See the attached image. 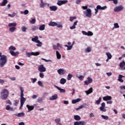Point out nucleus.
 I'll return each mask as SVG.
<instances>
[{
	"label": "nucleus",
	"instance_id": "nucleus-61",
	"mask_svg": "<svg viewBox=\"0 0 125 125\" xmlns=\"http://www.w3.org/2000/svg\"><path fill=\"white\" fill-rule=\"evenodd\" d=\"M6 103L7 104H10V105H11V102H10V100H8L6 101Z\"/></svg>",
	"mask_w": 125,
	"mask_h": 125
},
{
	"label": "nucleus",
	"instance_id": "nucleus-27",
	"mask_svg": "<svg viewBox=\"0 0 125 125\" xmlns=\"http://www.w3.org/2000/svg\"><path fill=\"white\" fill-rule=\"evenodd\" d=\"M38 29H39V28L37 26H35V25L31 26V30H32V31H36V30H38Z\"/></svg>",
	"mask_w": 125,
	"mask_h": 125
},
{
	"label": "nucleus",
	"instance_id": "nucleus-14",
	"mask_svg": "<svg viewBox=\"0 0 125 125\" xmlns=\"http://www.w3.org/2000/svg\"><path fill=\"white\" fill-rule=\"evenodd\" d=\"M10 53L12 56H17L19 54V52H14V51H12V50L10 51Z\"/></svg>",
	"mask_w": 125,
	"mask_h": 125
},
{
	"label": "nucleus",
	"instance_id": "nucleus-62",
	"mask_svg": "<svg viewBox=\"0 0 125 125\" xmlns=\"http://www.w3.org/2000/svg\"><path fill=\"white\" fill-rule=\"evenodd\" d=\"M82 8L84 10H85V9H87V6H82Z\"/></svg>",
	"mask_w": 125,
	"mask_h": 125
},
{
	"label": "nucleus",
	"instance_id": "nucleus-57",
	"mask_svg": "<svg viewBox=\"0 0 125 125\" xmlns=\"http://www.w3.org/2000/svg\"><path fill=\"white\" fill-rule=\"evenodd\" d=\"M112 0V1H113V3H114V4H118V0Z\"/></svg>",
	"mask_w": 125,
	"mask_h": 125
},
{
	"label": "nucleus",
	"instance_id": "nucleus-6",
	"mask_svg": "<svg viewBox=\"0 0 125 125\" xmlns=\"http://www.w3.org/2000/svg\"><path fill=\"white\" fill-rule=\"evenodd\" d=\"M123 9H124V7H123V6L122 5L117 6L114 8V12H119L120 11H122V10Z\"/></svg>",
	"mask_w": 125,
	"mask_h": 125
},
{
	"label": "nucleus",
	"instance_id": "nucleus-23",
	"mask_svg": "<svg viewBox=\"0 0 125 125\" xmlns=\"http://www.w3.org/2000/svg\"><path fill=\"white\" fill-rule=\"evenodd\" d=\"M66 82H67L66 79H65L64 78H62L60 80V83H61V84H64V83H65Z\"/></svg>",
	"mask_w": 125,
	"mask_h": 125
},
{
	"label": "nucleus",
	"instance_id": "nucleus-42",
	"mask_svg": "<svg viewBox=\"0 0 125 125\" xmlns=\"http://www.w3.org/2000/svg\"><path fill=\"white\" fill-rule=\"evenodd\" d=\"M9 50H16V48L13 46H11L9 48Z\"/></svg>",
	"mask_w": 125,
	"mask_h": 125
},
{
	"label": "nucleus",
	"instance_id": "nucleus-8",
	"mask_svg": "<svg viewBox=\"0 0 125 125\" xmlns=\"http://www.w3.org/2000/svg\"><path fill=\"white\" fill-rule=\"evenodd\" d=\"M66 70H65L62 68H60L59 70H58V74L61 75H62L66 74Z\"/></svg>",
	"mask_w": 125,
	"mask_h": 125
},
{
	"label": "nucleus",
	"instance_id": "nucleus-19",
	"mask_svg": "<svg viewBox=\"0 0 125 125\" xmlns=\"http://www.w3.org/2000/svg\"><path fill=\"white\" fill-rule=\"evenodd\" d=\"M20 90L21 91V98H24V89H23V87H20Z\"/></svg>",
	"mask_w": 125,
	"mask_h": 125
},
{
	"label": "nucleus",
	"instance_id": "nucleus-2",
	"mask_svg": "<svg viewBox=\"0 0 125 125\" xmlns=\"http://www.w3.org/2000/svg\"><path fill=\"white\" fill-rule=\"evenodd\" d=\"M9 95V92L7 89H3L0 93V98L2 100H6Z\"/></svg>",
	"mask_w": 125,
	"mask_h": 125
},
{
	"label": "nucleus",
	"instance_id": "nucleus-52",
	"mask_svg": "<svg viewBox=\"0 0 125 125\" xmlns=\"http://www.w3.org/2000/svg\"><path fill=\"white\" fill-rule=\"evenodd\" d=\"M42 98H39L38 99V102L39 103H42Z\"/></svg>",
	"mask_w": 125,
	"mask_h": 125
},
{
	"label": "nucleus",
	"instance_id": "nucleus-43",
	"mask_svg": "<svg viewBox=\"0 0 125 125\" xmlns=\"http://www.w3.org/2000/svg\"><path fill=\"white\" fill-rule=\"evenodd\" d=\"M85 51L86 52H90V51H91V48H90V47H87L86 49H85Z\"/></svg>",
	"mask_w": 125,
	"mask_h": 125
},
{
	"label": "nucleus",
	"instance_id": "nucleus-25",
	"mask_svg": "<svg viewBox=\"0 0 125 125\" xmlns=\"http://www.w3.org/2000/svg\"><path fill=\"white\" fill-rule=\"evenodd\" d=\"M41 3H40V7L41 8H43L45 6V3L43 2V0H41Z\"/></svg>",
	"mask_w": 125,
	"mask_h": 125
},
{
	"label": "nucleus",
	"instance_id": "nucleus-22",
	"mask_svg": "<svg viewBox=\"0 0 125 125\" xmlns=\"http://www.w3.org/2000/svg\"><path fill=\"white\" fill-rule=\"evenodd\" d=\"M44 29H45V25H44V24H42V25H40L39 27V30L40 31H43V30H44Z\"/></svg>",
	"mask_w": 125,
	"mask_h": 125
},
{
	"label": "nucleus",
	"instance_id": "nucleus-64",
	"mask_svg": "<svg viewBox=\"0 0 125 125\" xmlns=\"http://www.w3.org/2000/svg\"><path fill=\"white\" fill-rule=\"evenodd\" d=\"M10 109V105H8L6 106V110H9Z\"/></svg>",
	"mask_w": 125,
	"mask_h": 125
},
{
	"label": "nucleus",
	"instance_id": "nucleus-55",
	"mask_svg": "<svg viewBox=\"0 0 125 125\" xmlns=\"http://www.w3.org/2000/svg\"><path fill=\"white\" fill-rule=\"evenodd\" d=\"M38 84L40 86H43V85H42V83L41 82V81H38Z\"/></svg>",
	"mask_w": 125,
	"mask_h": 125
},
{
	"label": "nucleus",
	"instance_id": "nucleus-50",
	"mask_svg": "<svg viewBox=\"0 0 125 125\" xmlns=\"http://www.w3.org/2000/svg\"><path fill=\"white\" fill-rule=\"evenodd\" d=\"M79 125H85V122L84 121H79Z\"/></svg>",
	"mask_w": 125,
	"mask_h": 125
},
{
	"label": "nucleus",
	"instance_id": "nucleus-51",
	"mask_svg": "<svg viewBox=\"0 0 125 125\" xmlns=\"http://www.w3.org/2000/svg\"><path fill=\"white\" fill-rule=\"evenodd\" d=\"M42 60H43V61H45V62H51L52 61L50 60H46L45 59L42 58Z\"/></svg>",
	"mask_w": 125,
	"mask_h": 125
},
{
	"label": "nucleus",
	"instance_id": "nucleus-17",
	"mask_svg": "<svg viewBox=\"0 0 125 125\" xmlns=\"http://www.w3.org/2000/svg\"><path fill=\"white\" fill-rule=\"evenodd\" d=\"M123 78H125V76L122 75H119L118 81L120 82V83H124V80L122 79Z\"/></svg>",
	"mask_w": 125,
	"mask_h": 125
},
{
	"label": "nucleus",
	"instance_id": "nucleus-40",
	"mask_svg": "<svg viewBox=\"0 0 125 125\" xmlns=\"http://www.w3.org/2000/svg\"><path fill=\"white\" fill-rule=\"evenodd\" d=\"M77 19V17H70L69 18V20L71 22H72L73 20Z\"/></svg>",
	"mask_w": 125,
	"mask_h": 125
},
{
	"label": "nucleus",
	"instance_id": "nucleus-7",
	"mask_svg": "<svg viewBox=\"0 0 125 125\" xmlns=\"http://www.w3.org/2000/svg\"><path fill=\"white\" fill-rule=\"evenodd\" d=\"M87 80L88 81H85L84 82V84H85L86 85H88L89 83H91L93 82V80H92V79L90 77H88Z\"/></svg>",
	"mask_w": 125,
	"mask_h": 125
},
{
	"label": "nucleus",
	"instance_id": "nucleus-63",
	"mask_svg": "<svg viewBox=\"0 0 125 125\" xmlns=\"http://www.w3.org/2000/svg\"><path fill=\"white\" fill-rule=\"evenodd\" d=\"M74 125H80V121L79 122H74Z\"/></svg>",
	"mask_w": 125,
	"mask_h": 125
},
{
	"label": "nucleus",
	"instance_id": "nucleus-30",
	"mask_svg": "<svg viewBox=\"0 0 125 125\" xmlns=\"http://www.w3.org/2000/svg\"><path fill=\"white\" fill-rule=\"evenodd\" d=\"M56 55L57 59H61V55L59 53V52L56 51Z\"/></svg>",
	"mask_w": 125,
	"mask_h": 125
},
{
	"label": "nucleus",
	"instance_id": "nucleus-36",
	"mask_svg": "<svg viewBox=\"0 0 125 125\" xmlns=\"http://www.w3.org/2000/svg\"><path fill=\"white\" fill-rule=\"evenodd\" d=\"M15 15H16V13H15V12H13L12 14H8V16H9V17H11L12 18H13V17H14Z\"/></svg>",
	"mask_w": 125,
	"mask_h": 125
},
{
	"label": "nucleus",
	"instance_id": "nucleus-58",
	"mask_svg": "<svg viewBox=\"0 0 125 125\" xmlns=\"http://www.w3.org/2000/svg\"><path fill=\"white\" fill-rule=\"evenodd\" d=\"M101 6H100V5H98L96 7V8L99 10H101Z\"/></svg>",
	"mask_w": 125,
	"mask_h": 125
},
{
	"label": "nucleus",
	"instance_id": "nucleus-47",
	"mask_svg": "<svg viewBox=\"0 0 125 125\" xmlns=\"http://www.w3.org/2000/svg\"><path fill=\"white\" fill-rule=\"evenodd\" d=\"M87 36H93V33L91 31H88L87 33Z\"/></svg>",
	"mask_w": 125,
	"mask_h": 125
},
{
	"label": "nucleus",
	"instance_id": "nucleus-31",
	"mask_svg": "<svg viewBox=\"0 0 125 125\" xmlns=\"http://www.w3.org/2000/svg\"><path fill=\"white\" fill-rule=\"evenodd\" d=\"M64 46H65V47H67V50H71V49L73 48V45H71L70 46H69L68 45H64Z\"/></svg>",
	"mask_w": 125,
	"mask_h": 125
},
{
	"label": "nucleus",
	"instance_id": "nucleus-59",
	"mask_svg": "<svg viewBox=\"0 0 125 125\" xmlns=\"http://www.w3.org/2000/svg\"><path fill=\"white\" fill-rule=\"evenodd\" d=\"M82 1V0H76V3L77 4H80V3H81Z\"/></svg>",
	"mask_w": 125,
	"mask_h": 125
},
{
	"label": "nucleus",
	"instance_id": "nucleus-12",
	"mask_svg": "<svg viewBox=\"0 0 125 125\" xmlns=\"http://www.w3.org/2000/svg\"><path fill=\"white\" fill-rule=\"evenodd\" d=\"M103 100H104V101L112 100V97H111V96H106L103 97Z\"/></svg>",
	"mask_w": 125,
	"mask_h": 125
},
{
	"label": "nucleus",
	"instance_id": "nucleus-21",
	"mask_svg": "<svg viewBox=\"0 0 125 125\" xmlns=\"http://www.w3.org/2000/svg\"><path fill=\"white\" fill-rule=\"evenodd\" d=\"M31 41L34 42H37L39 41V37L38 36H35L34 38L31 39Z\"/></svg>",
	"mask_w": 125,
	"mask_h": 125
},
{
	"label": "nucleus",
	"instance_id": "nucleus-48",
	"mask_svg": "<svg viewBox=\"0 0 125 125\" xmlns=\"http://www.w3.org/2000/svg\"><path fill=\"white\" fill-rule=\"evenodd\" d=\"M30 23L31 24H35L36 23V19H33L30 21Z\"/></svg>",
	"mask_w": 125,
	"mask_h": 125
},
{
	"label": "nucleus",
	"instance_id": "nucleus-4",
	"mask_svg": "<svg viewBox=\"0 0 125 125\" xmlns=\"http://www.w3.org/2000/svg\"><path fill=\"white\" fill-rule=\"evenodd\" d=\"M38 71L41 73H42L46 71V68H45L43 64H41L38 66Z\"/></svg>",
	"mask_w": 125,
	"mask_h": 125
},
{
	"label": "nucleus",
	"instance_id": "nucleus-37",
	"mask_svg": "<svg viewBox=\"0 0 125 125\" xmlns=\"http://www.w3.org/2000/svg\"><path fill=\"white\" fill-rule=\"evenodd\" d=\"M73 77V75L68 74L67 78V81H70L71 80V79Z\"/></svg>",
	"mask_w": 125,
	"mask_h": 125
},
{
	"label": "nucleus",
	"instance_id": "nucleus-29",
	"mask_svg": "<svg viewBox=\"0 0 125 125\" xmlns=\"http://www.w3.org/2000/svg\"><path fill=\"white\" fill-rule=\"evenodd\" d=\"M49 26H57V23L53 21H51L49 24Z\"/></svg>",
	"mask_w": 125,
	"mask_h": 125
},
{
	"label": "nucleus",
	"instance_id": "nucleus-53",
	"mask_svg": "<svg viewBox=\"0 0 125 125\" xmlns=\"http://www.w3.org/2000/svg\"><path fill=\"white\" fill-rule=\"evenodd\" d=\"M115 28H120V26L118 23H115L114 24Z\"/></svg>",
	"mask_w": 125,
	"mask_h": 125
},
{
	"label": "nucleus",
	"instance_id": "nucleus-28",
	"mask_svg": "<svg viewBox=\"0 0 125 125\" xmlns=\"http://www.w3.org/2000/svg\"><path fill=\"white\" fill-rule=\"evenodd\" d=\"M74 118L75 121H80L81 120V117L79 115H74Z\"/></svg>",
	"mask_w": 125,
	"mask_h": 125
},
{
	"label": "nucleus",
	"instance_id": "nucleus-18",
	"mask_svg": "<svg viewBox=\"0 0 125 125\" xmlns=\"http://www.w3.org/2000/svg\"><path fill=\"white\" fill-rule=\"evenodd\" d=\"M85 92L87 94V95H88V94H90V93H92V92H93V89L92 88V87H91L87 91H85Z\"/></svg>",
	"mask_w": 125,
	"mask_h": 125
},
{
	"label": "nucleus",
	"instance_id": "nucleus-10",
	"mask_svg": "<svg viewBox=\"0 0 125 125\" xmlns=\"http://www.w3.org/2000/svg\"><path fill=\"white\" fill-rule=\"evenodd\" d=\"M26 107L28 109V112H31V111H32V110H34L35 109V106L33 105H30L29 104L26 105Z\"/></svg>",
	"mask_w": 125,
	"mask_h": 125
},
{
	"label": "nucleus",
	"instance_id": "nucleus-45",
	"mask_svg": "<svg viewBox=\"0 0 125 125\" xmlns=\"http://www.w3.org/2000/svg\"><path fill=\"white\" fill-rule=\"evenodd\" d=\"M39 76L41 79H43V77H44V74H43V73L40 72L39 74Z\"/></svg>",
	"mask_w": 125,
	"mask_h": 125
},
{
	"label": "nucleus",
	"instance_id": "nucleus-35",
	"mask_svg": "<svg viewBox=\"0 0 125 125\" xmlns=\"http://www.w3.org/2000/svg\"><path fill=\"white\" fill-rule=\"evenodd\" d=\"M106 55L107 56V58H108V59H112V55H111V53H110L109 52H107L106 53Z\"/></svg>",
	"mask_w": 125,
	"mask_h": 125
},
{
	"label": "nucleus",
	"instance_id": "nucleus-41",
	"mask_svg": "<svg viewBox=\"0 0 125 125\" xmlns=\"http://www.w3.org/2000/svg\"><path fill=\"white\" fill-rule=\"evenodd\" d=\"M26 30H28V28L25 26L21 27V31L22 32H26Z\"/></svg>",
	"mask_w": 125,
	"mask_h": 125
},
{
	"label": "nucleus",
	"instance_id": "nucleus-24",
	"mask_svg": "<svg viewBox=\"0 0 125 125\" xmlns=\"http://www.w3.org/2000/svg\"><path fill=\"white\" fill-rule=\"evenodd\" d=\"M16 25H17V23H16V22L9 23L8 24V26L9 27H16Z\"/></svg>",
	"mask_w": 125,
	"mask_h": 125
},
{
	"label": "nucleus",
	"instance_id": "nucleus-54",
	"mask_svg": "<svg viewBox=\"0 0 125 125\" xmlns=\"http://www.w3.org/2000/svg\"><path fill=\"white\" fill-rule=\"evenodd\" d=\"M31 81H32L33 83H35L37 82V78H31Z\"/></svg>",
	"mask_w": 125,
	"mask_h": 125
},
{
	"label": "nucleus",
	"instance_id": "nucleus-15",
	"mask_svg": "<svg viewBox=\"0 0 125 125\" xmlns=\"http://www.w3.org/2000/svg\"><path fill=\"white\" fill-rule=\"evenodd\" d=\"M50 11H56L57 10V6H52L49 7Z\"/></svg>",
	"mask_w": 125,
	"mask_h": 125
},
{
	"label": "nucleus",
	"instance_id": "nucleus-33",
	"mask_svg": "<svg viewBox=\"0 0 125 125\" xmlns=\"http://www.w3.org/2000/svg\"><path fill=\"white\" fill-rule=\"evenodd\" d=\"M36 43H37L36 44L37 46H38V47H40V46H42V42H41V41H40V40L39 41L37 42Z\"/></svg>",
	"mask_w": 125,
	"mask_h": 125
},
{
	"label": "nucleus",
	"instance_id": "nucleus-1",
	"mask_svg": "<svg viewBox=\"0 0 125 125\" xmlns=\"http://www.w3.org/2000/svg\"><path fill=\"white\" fill-rule=\"evenodd\" d=\"M2 53L0 52V67L3 68L4 65L7 63V57L4 55H2Z\"/></svg>",
	"mask_w": 125,
	"mask_h": 125
},
{
	"label": "nucleus",
	"instance_id": "nucleus-34",
	"mask_svg": "<svg viewBox=\"0 0 125 125\" xmlns=\"http://www.w3.org/2000/svg\"><path fill=\"white\" fill-rule=\"evenodd\" d=\"M101 117L104 120H105L106 121H108L109 120V117L105 115H102Z\"/></svg>",
	"mask_w": 125,
	"mask_h": 125
},
{
	"label": "nucleus",
	"instance_id": "nucleus-38",
	"mask_svg": "<svg viewBox=\"0 0 125 125\" xmlns=\"http://www.w3.org/2000/svg\"><path fill=\"white\" fill-rule=\"evenodd\" d=\"M101 100H102V99H101V97H100L99 100L96 101V104L99 105L100 104V102H101Z\"/></svg>",
	"mask_w": 125,
	"mask_h": 125
},
{
	"label": "nucleus",
	"instance_id": "nucleus-5",
	"mask_svg": "<svg viewBox=\"0 0 125 125\" xmlns=\"http://www.w3.org/2000/svg\"><path fill=\"white\" fill-rule=\"evenodd\" d=\"M105 106L106 104L105 103H102L101 104V106L100 107V111H102L103 112H106L107 110L105 108Z\"/></svg>",
	"mask_w": 125,
	"mask_h": 125
},
{
	"label": "nucleus",
	"instance_id": "nucleus-13",
	"mask_svg": "<svg viewBox=\"0 0 125 125\" xmlns=\"http://www.w3.org/2000/svg\"><path fill=\"white\" fill-rule=\"evenodd\" d=\"M87 106V104H84L80 106H79L78 108H76L77 111L80 110V109H83V108H85Z\"/></svg>",
	"mask_w": 125,
	"mask_h": 125
},
{
	"label": "nucleus",
	"instance_id": "nucleus-46",
	"mask_svg": "<svg viewBox=\"0 0 125 125\" xmlns=\"http://www.w3.org/2000/svg\"><path fill=\"white\" fill-rule=\"evenodd\" d=\"M33 54H34V52H31V53H27V56L28 57H30L31 56H32V55H33Z\"/></svg>",
	"mask_w": 125,
	"mask_h": 125
},
{
	"label": "nucleus",
	"instance_id": "nucleus-26",
	"mask_svg": "<svg viewBox=\"0 0 125 125\" xmlns=\"http://www.w3.org/2000/svg\"><path fill=\"white\" fill-rule=\"evenodd\" d=\"M7 2H8V1H7V0H3V1L1 4V6H5V5L6 4V3H7Z\"/></svg>",
	"mask_w": 125,
	"mask_h": 125
},
{
	"label": "nucleus",
	"instance_id": "nucleus-3",
	"mask_svg": "<svg viewBox=\"0 0 125 125\" xmlns=\"http://www.w3.org/2000/svg\"><path fill=\"white\" fill-rule=\"evenodd\" d=\"M84 14H85L86 17H89L90 18L92 14L91 13V10L89 8L87 9L86 10L83 12Z\"/></svg>",
	"mask_w": 125,
	"mask_h": 125
},
{
	"label": "nucleus",
	"instance_id": "nucleus-11",
	"mask_svg": "<svg viewBox=\"0 0 125 125\" xmlns=\"http://www.w3.org/2000/svg\"><path fill=\"white\" fill-rule=\"evenodd\" d=\"M55 87H56L57 89H58L61 92V93H65L66 92V90L65 89H62L60 87H59L58 86L54 85Z\"/></svg>",
	"mask_w": 125,
	"mask_h": 125
},
{
	"label": "nucleus",
	"instance_id": "nucleus-16",
	"mask_svg": "<svg viewBox=\"0 0 125 125\" xmlns=\"http://www.w3.org/2000/svg\"><path fill=\"white\" fill-rule=\"evenodd\" d=\"M55 122L57 125H62V123H60V122H61V119H60V118L55 119Z\"/></svg>",
	"mask_w": 125,
	"mask_h": 125
},
{
	"label": "nucleus",
	"instance_id": "nucleus-49",
	"mask_svg": "<svg viewBox=\"0 0 125 125\" xmlns=\"http://www.w3.org/2000/svg\"><path fill=\"white\" fill-rule=\"evenodd\" d=\"M34 56H38V55H40V52H33V54L32 55Z\"/></svg>",
	"mask_w": 125,
	"mask_h": 125
},
{
	"label": "nucleus",
	"instance_id": "nucleus-56",
	"mask_svg": "<svg viewBox=\"0 0 125 125\" xmlns=\"http://www.w3.org/2000/svg\"><path fill=\"white\" fill-rule=\"evenodd\" d=\"M24 15H27L29 13V11L28 10H25L23 12Z\"/></svg>",
	"mask_w": 125,
	"mask_h": 125
},
{
	"label": "nucleus",
	"instance_id": "nucleus-20",
	"mask_svg": "<svg viewBox=\"0 0 125 125\" xmlns=\"http://www.w3.org/2000/svg\"><path fill=\"white\" fill-rule=\"evenodd\" d=\"M58 98V95L57 94H55L50 98V100H55Z\"/></svg>",
	"mask_w": 125,
	"mask_h": 125
},
{
	"label": "nucleus",
	"instance_id": "nucleus-9",
	"mask_svg": "<svg viewBox=\"0 0 125 125\" xmlns=\"http://www.w3.org/2000/svg\"><path fill=\"white\" fill-rule=\"evenodd\" d=\"M68 1L67 0H58L57 2L58 5H59L60 6L62 5V4H65V3H67Z\"/></svg>",
	"mask_w": 125,
	"mask_h": 125
},
{
	"label": "nucleus",
	"instance_id": "nucleus-44",
	"mask_svg": "<svg viewBox=\"0 0 125 125\" xmlns=\"http://www.w3.org/2000/svg\"><path fill=\"white\" fill-rule=\"evenodd\" d=\"M25 114L23 112H21L20 113L18 114L17 116L18 117H23Z\"/></svg>",
	"mask_w": 125,
	"mask_h": 125
},
{
	"label": "nucleus",
	"instance_id": "nucleus-60",
	"mask_svg": "<svg viewBox=\"0 0 125 125\" xmlns=\"http://www.w3.org/2000/svg\"><path fill=\"white\" fill-rule=\"evenodd\" d=\"M82 34H83V35H85V36H87V32L84 31H82Z\"/></svg>",
	"mask_w": 125,
	"mask_h": 125
},
{
	"label": "nucleus",
	"instance_id": "nucleus-39",
	"mask_svg": "<svg viewBox=\"0 0 125 125\" xmlns=\"http://www.w3.org/2000/svg\"><path fill=\"white\" fill-rule=\"evenodd\" d=\"M25 101H26V98H21V103L24 104V103H25Z\"/></svg>",
	"mask_w": 125,
	"mask_h": 125
},
{
	"label": "nucleus",
	"instance_id": "nucleus-32",
	"mask_svg": "<svg viewBox=\"0 0 125 125\" xmlns=\"http://www.w3.org/2000/svg\"><path fill=\"white\" fill-rule=\"evenodd\" d=\"M15 30H16V27H12L9 28V31L11 33H13V32H14V31H15Z\"/></svg>",
	"mask_w": 125,
	"mask_h": 125
}]
</instances>
